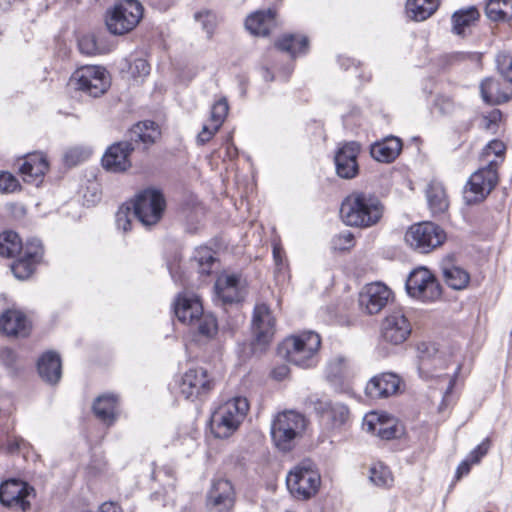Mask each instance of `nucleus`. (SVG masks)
Wrapping results in <instances>:
<instances>
[{
	"instance_id": "nucleus-28",
	"label": "nucleus",
	"mask_w": 512,
	"mask_h": 512,
	"mask_svg": "<svg viewBox=\"0 0 512 512\" xmlns=\"http://www.w3.org/2000/svg\"><path fill=\"white\" fill-rule=\"evenodd\" d=\"M364 427L385 440L397 438L403 433L402 426L394 418L380 417L376 414L365 418Z\"/></svg>"
},
{
	"instance_id": "nucleus-46",
	"label": "nucleus",
	"mask_w": 512,
	"mask_h": 512,
	"mask_svg": "<svg viewBox=\"0 0 512 512\" xmlns=\"http://www.w3.org/2000/svg\"><path fill=\"white\" fill-rule=\"evenodd\" d=\"M135 216L128 206H121L116 213V226L123 232H128L131 226V220Z\"/></svg>"
},
{
	"instance_id": "nucleus-25",
	"label": "nucleus",
	"mask_w": 512,
	"mask_h": 512,
	"mask_svg": "<svg viewBox=\"0 0 512 512\" xmlns=\"http://www.w3.org/2000/svg\"><path fill=\"white\" fill-rule=\"evenodd\" d=\"M134 150L130 142L112 144L102 157L103 167L112 172H122L131 166L129 155Z\"/></svg>"
},
{
	"instance_id": "nucleus-64",
	"label": "nucleus",
	"mask_w": 512,
	"mask_h": 512,
	"mask_svg": "<svg viewBox=\"0 0 512 512\" xmlns=\"http://www.w3.org/2000/svg\"><path fill=\"white\" fill-rule=\"evenodd\" d=\"M273 253H274V257H275V259L277 260V258L279 257V254H277L276 249H274Z\"/></svg>"
},
{
	"instance_id": "nucleus-9",
	"label": "nucleus",
	"mask_w": 512,
	"mask_h": 512,
	"mask_svg": "<svg viewBox=\"0 0 512 512\" xmlns=\"http://www.w3.org/2000/svg\"><path fill=\"white\" fill-rule=\"evenodd\" d=\"M143 16V7L137 0H122L107 13L106 25L115 35L133 30Z\"/></svg>"
},
{
	"instance_id": "nucleus-45",
	"label": "nucleus",
	"mask_w": 512,
	"mask_h": 512,
	"mask_svg": "<svg viewBox=\"0 0 512 512\" xmlns=\"http://www.w3.org/2000/svg\"><path fill=\"white\" fill-rule=\"evenodd\" d=\"M229 106L225 98H222L214 103L211 109L210 122L215 123V127H221L227 114Z\"/></svg>"
},
{
	"instance_id": "nucleus-23",
	"label": "nucleus",
	"mask_w": 512,
	"mask_h": 512,
	"mask_svg": "<svg viewBox=\"0 0 512 512\" xmlns=\"http://www.w3.org/2000/svg\"><path fill=\"white\" fill-rule=\"evenodd\" d=\"M360 146L357 142H346L337 150L334 160L337 175L344 179L354 178L359 171L357 157Z\"/></svg>"
},
{
	"instance_id": "nucleus-24",
	"label": "nucleus",
	"mask_w": 512,
	"mask_h": 512,
	"mask_svg": "<svg viewBox=\"0 0 512 512\" xmlns=\"http://www.w3.org/2000/svg\"><path fill=\"white\" fill-rule=\"evenodd\" d=\"M400 382V377L394 373H381L368 381L365 393L371 399L388 398L398 392Z\"/></svg>"
},
{
	"instance_id": "nucleus-2",
	"label": "nucleus",
	"mask_w": 512,
	"mask_h": 512,
	"mask_svg": "<svg viewBox=\"0 0 512 512\" xmlns=\"http://www.w3.org/2000/svg\"><path fill=\"white\" fill-rule=\"evenodd\" d=\"M340 215L346 225L367 228L379 222L383 206L373 194L353 192L342 202Z\"/></svg>"
},
{
	"instance_id": "nucleus-50",
	"label": "nucleus",
	"mask_w": 512,
	"mask_h": 512,
	"mask_svg": "<svg viewBox=\"0 0 512 512\" xmlns=\"http://www.w3.org/2000/svg\"><path fill=\"white\" fill-rule=\"evenodd\" d=\"M89 153L82 148H71L64 155V161L69 166H75L88 157Z\"/></svg>"
},
{
	"instance_id": "nucleus-4",
	"label": "nucleus",
	"mask_w": 512,
	"mask_h": 512,
	"mask_svg": "<svg viewBox=\"0 0 512 512\" xmlns=\"http://www.w3.org/2000/svg\"><path fill=\"white\" fill-rule=\"evenodd\" d=\"M174 313L181 323L191 326L200 336L212 338L217 333L216 318L204 313L199 297L194 294L180 293L174 302Z\"/></svg>"
},
{
	"instance_id": "nucleus-58",
	"label": "nucleus",
	"mask_w": 512,
	"mask_h": 512,
	"mask_svg": "<svg viewBox=\"0 0 512 512\" xmlns=\"http://www.w3.org/2000/svg\"><path fill=\"white\" fill-rule=\"evenodd\" d=\"M290 369L287 365L281 364L276 366L272 372L271 375L275 380L281 381L284 380L289 375Z\"/></svg>"
},
{
	"instance_id": "nucleus-6",
	"label": "nucleus",
	"mask_w": 512,
	"mask_h": 512,
	"mask_svg": "<svg viewBox=\"0 0 512 512\" xmlns=\"http://www.w3.org/2000/svg\"><path fill=\"white\" fill-rule=\"evenodd\" d=\"M305 429V418L295 411L277 414L271 424V437L275 446L281 451H290Z\"/></svg>"
},
{
	"instance_id": "nucleus-38",
	"label": "nucleus",
	"mask_w": 512,
	"mask_h": 512,
	"mask_svg": "<svg viewBox=\"0 0 512 512\" xmlns=\"http://www.w3.org/2000/svg\"><path fill=\"white\" fill-rule=\"evenodd\" d=\"M158 136L159 130L153 121L139 122L130 131L131 140L145 145L154 143Z\"/></svg>"
},
{
	"instance_id": "nucleus-26",
	"label": "nucleus",
	"mask_w": 512,
	"mask_h": 512,
	"mask_svg": "<svg viewBox=\"0 0 512 512\" xmlns=\"http://www.w3.org/2000/svg\"><path fill=\"white\" fill-rule=\"evenodd\" d=\"M31 328L30 320L20 310L8 309L0 316V330L7 336L27 337Z\"/></svg>"
},
{
	"instance_id": "nucleus-12",
	"label": "nucleus",
	"mask_w": 512,
	"mask_h": 512,
	"mask_svg": "<svg viewBox=\"0 0 512 512\" xmlns=\"http://www.w3.org/2000/svg\"><path fill=\"white\" fill-rule=\"evenodd\" d=\"M408 294L421 301H435L441 296V287L435 276L425 267L414 269L406 281Z\"/></svg>"
},
{
	"instance_id": "nucleus-16",
	"label": "nucleus",
	"mask_w": 512,
	"mask_h": 512,
	"mask_svg": "<svg viewBox=\"0 0 512 512\" xmlns=\"http://www.w3.org/2000/svg\"><path fill=\"white\" fill-rule=\"evenodd\" d=\"M276 320L265 303L255 305L252 316V333L254 343L261 348L267 346L275 334Z\"/></svg>"
},
{
	"instance_id": "nucleus-18",
	"label": "nucleus",
	"mask_w": 512,
	"mask_h": 512,
	"mask_svg": "<svg viewBox=\"0 0 512 512\" xmlns=\"http://www.w3.org/2000/svg\"><path fill=\"white\" fill-rule=\"evenodd\" d=\"M353 375V366L345 356L335 355L327 362L325 376L336 391L348 393Z\"/></svg>"
},
{
	"instance_id": "nucleus-22",
	"label": "nucleus",
	"mask_w": 512,
	"mask_h": 512,
	"mask_svg": "<svg viewBox=\"0 0 512 512\" xmlns=\"http://www.w3.org/2000/svg\"><path fill=\"white\" fill-rule=\"evenodd\" d=\"M314 411L321 420L331 428H339L350 420V410L347 405L340 402L317 399L313 402Z\"/></svg>"
},
{
	"instance_id": "nucleus-21",
	"label": "nucleus",
	"mask_w": 512,
	"mask_h": 512,
	"mask_svg": "<svg viewBox=\"0 0 512 512\" xmlns=\"http://www.w3.org/2000/svg\"><path fill=\"white\" fill-rule=\"evenodd\" d=\"M216 297L223 304H232L242 301L246 295L245 284L240 276L235 274H221L215 285Z\"/></svg>"
},
{
	"instance_id": "nucleus-52",
	"label": "nucleus",
	"mask_w": 512,
	"mask_h": 512,
	"mask_svg": "<svg viewBox=\"0 0 512 512\" xmlns=\"http://www.w3.org/2000/svg\"><path fill=\"white\" fill-rule=\"evenodd\" d=\"M489 448H490V439L489 438H486L485 440H483L476 448H474L470 453L469 455L467 456V458L470 459V461L473 463V464H477L480 462V460L482 459V457H484L488 451H489Z\"/></svg>"
},
{
	"instance_id": "nucleus-8",
	"label": "nucleus",
	"mask_w": 512,
	"mask_h": 512,
	"mask_svg": "<svg viewBox=\"0 0 512 512\" xmlns=\"http://www.w3.org/2000/svg\"><path fill=\"white\" fill-rule=\"evenodd\" d=\"M321 477L310 461L294 467L286 477L287 488L297 499L306 500L314 496L320 486Z\"/></svg>"
},
{
	"instance_id": "nucleus-20",
	"label": "nucleus",
	"mask_w": 512,
	"mask_h": 512,
	"mask_svg": "<svg viewBox=\"0 0 512 512\" xmlns=\"http://www.w3.org/2000/svg\"><path fill=\"white\" fill-rule=\"evenodd\" d=\"M212 388L213 382L204 368L189 369L180 383V393L192 400L207 394Z\"/></svg>"
},
{
	"instance_id": "nucleus-59",
	"label": "nucleus",
	"mask_w": 512,
	"mask_h": 512,
	"mask_svg": "<svg viewBox=\"0 0 512 512\" xmlns=\"http://www.w3.org/2000/svg\"><path fill=\"white\" fill-rule=\"evenodd\" d=\"M473 463L469 458L463 460L457 467L456 478L460 479L462 476L467 475L470 472V467Z\"/></svg>"
},
{
	"instance_id": "nucleus-1",
	"label": "nucleus",
	"mask_w": 512,
	"mask_h": 512,
	"mask_svg": "<svg viewBox=\"0 0 512 512\" xmlns=\"http://www.w3.org/2000/svg\"><path fill=\"white\" fill-rule=\"evenodd\" d=\"M506 147L500 140L490 141L480 155L484 166L475 171L468 179L463 199L466 204L474 205L487 198L498 183L497 168L503 162Z\"/></svg>"
},
{
	"instance_id": "nucleus-11",
	"label": "nucleus",
	"mask_w": 512,
	"mask_h": 512,
	"mask_svg": "<svg viewBox=\"0 0 512 512\" xmlns=\"http://www.w3.org/2000/svg\"><path fill=\"white\" fill-rule=\"evenodd\" d=\"M71 81L75 88L92 97L103 95L110 86V80L105 68L86 65L78 68L72 75Z\"/></svg>"
},
{
	"instance_id": "nucleus-5",
	"label": "nucleus",
	"mask_w": 512,
	"mask_h": 512,
	"mask_svg": "<svg viewBox=\"0 0 512 512\" xmlns=\"http://www.w3.org/2000/svg\"><path fill=\"white\" fill-rule=\"evenodd\" d=\"M249 404L244 397L232 398L220 405L211 416V431L220 439L230 437L244 420Z\"/></svg>"
},
{
	"instance_id": "nucleus-15",
	"label": "nucleus",
	"mask_w": 512,
	"mask_h": 512,
	"mask_svg": "<svg viewBox=\"0 0 512 512\" xmlns=\"http://www.w3.org/2000/svg\"><path fill=\"white\" fill-rule=\"evenodd\" d=\"M235 500L232 483L223 478L215 479L206 495L207 512H232Z\"/></svg>"
},
{
	"instance_id": "nucleus-36",
	"label": "nucleus",
	"mask_w": 512,
	"mask_h": 512,
	"mask_svg": "<svg viewBox=\"0 0 512 512\" xmlns=\"http://www.w3.org/2000/svg\"><path fill=\"white\" fill-rule=\"evenodd\" d=\"M439 7V0H407V16L414 21H424Z\"/></svg>"
},
{
	"instance_id": "nucleus-29",
	"label": "nucleus",
	"mask_w": 512,
	"mask_h": 512,
	"mask_svg": "<svg viewBox=\"0 0 512 512\" xmlns=\"http://www.w3.org/2000/svg\"><path fill=\"white\" fill-rule=\"evenodd\" d=\"M276 26L275 11L268 9L249 15L245 21L246 29L256 36H267Z\"/></svg>"
},
{
	"instance_id": "nucleus-51",
	"label": "nucleus",
	"mask_w": 512,
	"mask_h": 512,
	"mask_svg": "<svg viewBox=\"0 0 512 512\" xmlns=\"http://www.w3.org/2000/svg\"><path fill=\"white\" fill-rule=\"evenodd\" d=\"M195 19L201 22L202 28L208 33V35L212 34L216 25V18L214 14L208 11L199 12L195 14Z\"/></svg>"
},
{
	"instance_id": "nucleus-44",
	"label": "nucleus",
	"mask_w": 512,
	"mask_h": 512,
	"mask_svg": "<svg viewBox=\"0 0 512 512\" xmlns=\"http://www.w3.org/2000/svg\"><path fill=\"white\" fill-rule=\"evenodd\" d=\"M369 479L378 487H389L393 482L389 468L381 463L374 464L370 468Z\"/></svg>"
},
{
	"instance_id": "nucleus-41",
	"label": "nucleus",
	"mask_w": 512,
	"mask_h": 512,
	"mask_svg": "<svg viewBox=\"0 0 512 512\" xmlns=\"http://www.w3.org/2000/svg\"><path fill=\"white\" fill-rule=\"evenodd\" d=\"M214 251L206 246L195 249L192 263L197 267L201 275H209L213 265L216 263Z\"/></svg>"
},
{
	"instance_id": "nucleus-62",
	"label": "nucleus",
	"mask_w": 512,
	"mask_h": 512,
	"mask_svg": "<svg viewBox=\"0 0 512 512\" xmlns=\"http://www.w3.org/2000/svg\"><path fill=\"white\" fill-rule=\"evenodd\" d=\"M454 382H455V379L454 378H450L449 385H448L446 393H450L452 391L453 386H454Z\"/></svg>"
},
{
	"instance_id": "nucleus-54",
	"label": "nucleus",
	"mask_w": 512,
	"mask_h": 512,
	"mask_svg": "<svg viewBox=\"0 0 512 512\" xmlns=\"http://www.w3.org/2000/svg\"><path fill=\"white\" fill-rule=\"evenodd\" d=\"M220 129V127H215L214 122H210L208 124H204L202 130L197 135V143L200 145H204L208 141L212 139V137L216 134V132Z\"/></svg>"
},
{
	"instance_id": "nucleus-10",
	"label": "nucleus",
	"mask_w": 512,
	"mask_h": 512,
	"mask_svg": "<svg viewBox=\"0 0 512 512\" xmlns=\"http://www.w3.org/2000/svg\"><path fill=\"white\" fill-rule=\"evenodd\" d=\"M165 208L163 194L159 190L148 188L137 195L134 214L144 226H152L160 221Z\"/></svg>"
},
{
	"instance_id": "nucleus-31",
	"label": "nucleus",
	"mask_w": 512,
	"mask_h": 512,
	"mask_svg": "<svg viewBox=\"0 0 512 512\" xmlns=\"http://www.w3.org/2000/svg\"><path fill=\"white\" fill-rule=\"evenodd\" d=\"M38 372L41 378L50 383H57L62 374L60 356L53 351L44 353L38 360Z\"/></svg>"
},
{
	"instance_id": "nucleus-60",
	"label": "nucleus",
	"mask_w": 512,
	"mask_h": 512,
	"mask_svg": "<svg viewBox=\"0 0 512 512\" xmlns=\"http://www.w3.org/2000/svg\"><path fill=\"white\" fill-rule=\"evenodd\" d=\"M98 512H122V510L114 502H105L99 507Z\"/></svg>"
},
{
	"instance_id": "nucleus-19",
	"label": "nucleus",
	"mask_w": 512,
	"mask_h": 512,
	"mask_svg": "<svg viewBox=\"0 0 512 512\" xmlns=\"http://www.w3.org/2000/svg\"><path fill=\"white\" fill-rule=\"evenodd\" d=\"M391 295V290L383 283H370L360 292L359 305L367 314H377L388 304Z\"/></svg>"
},
{
	"instance_id": "nucleus-42",
	"label": "nucleus",
	"mask_w": 512,
	"mask_h": 512,
	"mask_svg": "<svg viewBox=\"0 0 512 512\" xmlns=\"http://www.w3.org/2000/svg\"><path fill=\"white\" fill-rule=\"evenodd\" d=\"M445 282L453 289L460 290L467 286L469 274L460 267L449 265L443 268Z\"/></svg>"
},
{
	"instance_id": "nucleus-61",
	"label": "nucleus",
	"mask_w": 512,
	"mask_h": 512,
	"mask_svg": "<svg viewBox=\"0 0 512 512\" xmlns=\"http://www.w3.org/2000/svg\"><path fill=\"white\" fill-rule=\"evenodd\" d=\"M263 77L266 81H272L274 78L269 69L267 68L263 69Z\"/></svg>"
},
{
	"instance_id": "nucleus-49",
	"label": "nucleus",
	"mask_w": 512,
	"mask_h": 512,
	"mask_svg": "<svg viewBox=\"0 0 512 512\" xmlns=\"http://www.w3.org/2000/svg\"><path fill=\"white\" fill-rule=\"evenodd\" d=\"M129 73L135 79L143 78L150 73V65L145 59L137 58L130 64Z\"/></svg>"
},
{
	"instance_id": "nucleus-30",
	"label": "nucleus",
	"mask_w": 512,
	"mask_h": 512,
	"mask_svg": "<svg viewBox=\"0 0 512 512\" xmlns=\"http://www.w3.org/2000/svg\"><path fill=\"white\" fill-rule=\"evenodd\" d=\"M402 150L399 138L390 136L371 145L370 154L378 162L390 163L394 161Z\"/></svg>"
},
{
	"instance_id": "nucleus-35",
	"label": "nucleus",
	"mask_w": 512,
	"mask_h": 512,
	"mask_svg": "<svg viewBox=\"0 0 512 512\" xmlns=\"http://www.w3.org/2000/svg\"><path fill=\"white\" fill-rule=\"evenodd\" d=\"M426 197L433 214H441L447 211L449 200L446 190L440 182H430L426 190Z\"/></svg>"
},
{
	"instance_id": "nucleus-7",
	"label": "nucleus",
	"mask_w": 512,
	"mask_h": 512,
	"mask_svg": "<svg viewBox=\"0 0 512 512\" xmlns=\"http://www.w3.org/2000/svg\"><path fill=\"white\" fill-rule=\"evenodd\" d=\"M445 240V231L437 224L429 221L413 224L405 233L406 244L422 254L440 247Z\"/></svg>"
},
{
	"instance_id": "nucleus-32",
	"label": "nucleus",
	"mask_w": 512,
	"mask_h": 512,
	"mask_svg": "<svg viewBox=\"0 0 512 512\" xmlns=\"http://www.w3.org/2000/svg\"><path fill=\"white\" fill-rule=\"evenodd\" d=\"M418 350V370L421 376L430 377L433 376V371L439 363L442 362L439 356L438 350L434 344L420 343L417 346Z\"/></svg>"
},
{
	"instance_id": "nucleus-39",
	"label": "nucleus",
	"mask_w": 512,
	"mask_h": 512,
	"mask_svg": "<svg viewBox=\"0 0 512 512\" xmlns=\"http://www.w3.org/2000/svg\"><path fill=\"white\" fill-rule=\"evenodd\" d=\"M480 91L483 100L488 104H500L509 100V95L500 88V83L492 78L481 82Z\"/></svg>"
},
{
	"instance_id": "nucleus-47",
	"label": "nucleus",
	"mask_w": 512,
	"mask_h": 512,
	"mask_svg": "<svg viewBox=\"0 0 512 512\" xmlns=\"http://www.w3.org/2000/svg\"><path fill=\"white\" fill-rule=\"evenodd\" d=\"M19 181L9 172L0 173V192L13 193L19 188Z\"/></svg>"
},
{
	"instance_id": "nucleus-3",
	"label": "nucleus",
	"mask_w": 512,
	"mask_h": 512,
	"mask_svg": "<svg viewBox=\"0 0 512 512\" xmlns=\"http://www.w3.org/2000/svg\"><path fill=\"white\" fill-rule=\"evenodd\" d=\"M321 338L314 331H304L286 337L278 352L286 361L302 368H311L318 363Z\"/></svg>"
},
{
	"instance_id": "nucleus-56",
	"label": "nucleus",
	"mask_w": 512,
	"mask_h": 512,
	"mask_svg": "<svg viewBox=\"0 0 512 512\" xmlns=\"http://www.w3.org/2000/svg\"><path fill=\"white\" fill-rule=\"evenodd\" d=\"M435 106L441 114H450L454 109L453 101L446 96H439L435 100Z\"/></svg>"
},
{
	"instance_id": "nucleus-34",
	"label": "nucleus",
	"mask_w": 512,
	"mask_h": 512,
	"mask_svg": "<svg viewBox=\"0 0 512 512\" xmlns=\"http://www.w3.org/2000/svg\"><path fill=\"white\" fill-rule=\"evenodd\" d=\"M275 47L280 51L289 53L294 58L308 51L309 41L303 35L285 34L275 42Z\"/></svg>"
},
{
	"instance_id": "nucleus-40",
	"label": "nucleus",
	"mask_w": 512,
	"mask_h": 512,
	"mask_svg": "<svg viewBox=\"0 0 512 512\" xmlns=\"http://www.w3.org/2000/svg\"><path fill=\"white\" fill-rule=\"evenodd\" d=\"M24 245L17 233L5 231L0 234V256L10 258L21 254Z\"/></svg>"
},
{
	"instance_id": "nucleus-63",
	"label": "nucleus",
	"mask_w": 512,
	"mask_h": 512,
	"mask_svg": "<svg viewBox=\"0 0 512 512\" xmlns=\"http://www.w3.org/2000/svg\"><path fill=\"white\" fill-rule=\"evenodd\" d=\"M509 8H510L511 12L508 13V20L507 21H512V0H510Z\"/></svg>"
},
{
	"instance_id": "nucleus-14",
	"label": "nucleus",
	"mask_w": 512,
	"mask_h": 512,
	"mask_svg": "<svg viewBox=\"0 0 512 512\" xmlns=\"http://www.w3.org/2000/svg\"><path fill=\"white\" fill-rule=\"evenodd\" d=\"M44 249L38 239H30L24 244L23 251L18 258L11 264L13 275L19 280L30 278L37 265L42 261Z\"/></svg>"
},
{
	"instance_id": "nucleus-27",
	"label": "nucleus",
	"mask_w": 512,
	"mask_h": 512,
	"mask_svg": "<svg viewBox=\"0 0 512 512\" xmlns=\"http://www.w3.org/2000/svg\"><path fill=\"white\" fill-rule=\"evenodd\" d=\"M48 168L49 164L46 156L43 153L34 152L24 157L19 165V172L25 182L38 185L42 182Z\"/></svg>"
},
{
	"instance_id": "nucleus-33",
	"label": "nucleus",
	"mask_w": 512,
	"mask_h": 512,
	"mask_svg": "<svg viewBox=\"0 0 512 512\" xmlns=\"http://www.w3.org/2000/svg\"><path fill=\"white\" fill-rule=\"evenodd\" d=\"M118 397L114 394L99 396L94 404L93 411L102 422L111 425L117 418Z\"/></svg>"
},
{
	"instance_id": "nucleus-37",
	"label": "nucleus",
	"mask_w": 512,
	"mask_h": 512,
	"mask_svg": "<svg viewBox=\"0 0 512 512\" xmlns=\"http://www.w3.org/2000/svg\"><path fill=\"white\" fill-rule=\"evenodd\" d=\"M480 13L475 7H468L456 11L451 18L452 31L456 35H465L466 29L473 26L479 19Z\"/></svg>"
},
{
	"instance_id": "nucleus-53",
	"label": "nucleus",
	"mask_w": 512,
	"mask_h": 512,
	"mask_svg": "<svg viewBox=\"0 0 512 512\" xmlns=\"http://www.w3.org/2000/svg\"><path fill=\"white\" fill-rule=\"evenodd\" d=\"M354 236L351 232H343L333 238V245L338 250H348L353 246Z\"/></svg>"
},
{
	"instance_id": "nucleus-13",
	"label": "nucleus",
	"mask_w": 512,
	"mask_h": 512,
	"mask_svg": "<svg viewBox=\"0 0 512 512\" xmlns=\"http://www.w3.org/2000/svg\"><path fill=\"white\" fill-rule=\"evenodd\" d=\"M32 496L34 488L23 480L11 478L0 484V503L7 508L26 512Z\"/></svg>"
},
{
	"instance_id": "nucleus-57",
	"label": "nucleus",
	"mask_w": 512,
	"mask_h": 512,
	"mask_svg": "<svg viewBox=\"0 0 512 512\" xmlns=\"http://www.w3.org/2000/svg\"><path fill=\"white\" fill-rule=\"evenodd\" d=\"M27 446L28 443L24 439L15 437L8 440L7 450L10 453H15L17 451H20L21 449H24Z\"/></svg>"
},
{
	"instance_id": "nucleus-17",
	"label": "nucleus",
	"mask_w": 512,
	"mask_h": 512,
	"mask_svg": "<svg viewBox=\"0 0 512 512\" xmlns=\"http://www.w3.org/2000/svg\"><path fill=\"white\" fill-rule=\"evenodd\" d=\"M412 332V326L401 310L392 311L381 324L382 339L392 345L404 343Z\"/></svg>"
},
{
	"instance_id": "nucleus-43",
	"label": "nucleus",
	"mask_w": 512,
	"mask_h": 512,
	"mask_svg": "<svg viewBox=\"0 0 512 512\" xmlns=\"http://www.w3.org/2000/svg\"><path fill=\"white\" fill-rule=\"evenodd\" d=\"M510 0H489L486 3L485 14L492 21H507Z\"/></svg>"
},
{
	"instance_id": "nucleus-48",
	"label": "nucleus",
	"mask_w": 512,
	"mask_h": 512,
	"mask_svg": "<svg viewBox=\"0 0 512 512\" xmlns=\"http://www.w3.org/2000/svg\"><path fill=\"white\" fill-rule=\"evenodd\" d=\"M79 50L85 55H95L99 48L94 35H84L78 41Z\"/></svg>"
},
{
	"instance_id": "nucleus-55",
	"label": "nucleus",
	"mask_w": 512,
	"mask_h": 512,
	"mask_svg": "<svg viewBox=\"0 0 512 512\" xmlns=\"http://www.w3.org/2000/svg\"><path fill=\"white\" fill-rule=\"evenodd\" d=\"M498 69L501 74L512 83V59L507 56H501L497 59Z\"/></svg>"
}]
</instances>
